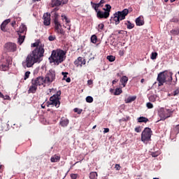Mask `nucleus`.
<instances>
[{"instance_id": "nucleus-1", "label": "nucleus", "mask_w": 179, "mask_h": 179, "mask_svg": "<svg viewBox=\"0 0 179 179\" xmlns=\"http://www.w3.org/2000/svg\"><path fill=\"white\" fill-rule=\"evenodd\" d=\"M31 47L36 48L34 50L30 52L26 59L22 62V66L26 69V68H32L34 64H40L43 61V57H44V52L45 50L44 49V44L38 40L36 42L31 43Z\"/></svg>"}, {"instance_id": "nucleus-2", "label": "nucleus", "mask_w": 179, "mask_h": 179, "mask_svg": "<svg viewBox=\"0 0 179 179\" xmlns=\"http://www.w3.org/2000/svg\"><path fill=\"white\" fill-rule=\"evenodd\" d=\"M48 59L50 64L59 65V64H62V62L66 59V50H64L61 48L53 50Z\"/></svg>"}, {"instance_id": "nucleus-3", "label": "nucleus", "mask_w": 179, "mask_h": 179, "mask_svg": "<svg viewBox=\"0 0 179 179\" xmlns=\"http://www.w3.org/2000/svg\"><path fill=\"white\" fill-rule=\"evenodd\" d=\"M157 81L158 82V86H163L164 83L166 85H171L173 82V72L167 71H161L157 74Z\"/></svg>"}, {"instance_id": "nucleus-4", "label": "nucleus", "mask_w": 179, "mask_h": 179, "mask_svg": "<svg viewBox=\"0 0 179 179\" xmlns=\"http://www.w3.org/2000/svg\"><path fill=\"white\" fill-rule=\"evenodd\" d=\"M129 13V10L124 8L121 11H117L113 14V16L110 17L113 20L115 21V26L120 24V22L122 20H125V17L128 16Z\"/></svg>"}, {"instance_id": "nucleus-5", "label": "nucleus", "mask_w": 179, "mask_h": 179, "mask_svg": "<svg viewBox=\"0 0 179 179\" xmlns=\"http://www.w3.org/2000/svg\"><path fill=\"white\" fill-rule=\"evenodd\" d=\"M111 12V5L106 4L105 8H102V10L99 9L96 13V17L99 20L108 19L110 17V13Z\"/></svg>"}, {"instance_id": "nucleus-6", "label": "nucleus", "mask_w": 179, "mask_h": 179, "mask_svg": "<svg viewBox=\"0 0 179 179\" xmlns=\"http://www.w3.org/2000/svg\"><path fill=\"white\" fill-rule=\"evenodd\" d=\"M153 135V131L150 127H145L143 130L141 134V141L143 143L148 144V142L152 141V136Z\"/></svg>"}, {"instance_id": "nucleus-7", "label": "nucleus", "mask_w": 179, "mask_h": 179, "mask_svg": "<svg viewBox=\"0 0 179 179\" xmlns=\"http://www.w3.org/2000/svg\"><path fill=\"white\" fill-rule=\"evenodd\" d=\"M173 114V111H171L170 109L161 108L158 110V115L161 118V121H164V120L171 117Z\"/></svg>"}, {"instance_id": "nucleus-8", "label": "nucleus", "mask_w": 179, "mask_h": 179, "mask_svg": "<svg viewBox=\"0 0 179 179\" xmlns=\"http://www.w3.org/2000/svg\"><path fill=\"white\" fill-rule=\"evenodd\" d=\"M61 98H57L55 95H52L50 97L49 101L46 102L47 107H50V106H54L56 108H59L61 106Z\"/></svg>"}, {"instance_id": "nucleus-9", "label": "nucleus", "mask_w": 179, "mask_h": 179, "mask_svg": "<svg viewBox=\"0 0 179 179\" xmlns=\"http://www.w3.org/2000/svg\"><path fill=\"white\" fill-rule=\"evenodd\" d=\"M55 70H49L45 76L46 83H52L55 80Z\"/></svg>"}, {"instance_id": "nucleus-10", "label": "nucleus", "mask_w": 179, "mask_h": 179, "mask_svg": "<svg viewBox=\"0 0 179 179\" xmlns=\"http://www.w3.org/2000/svg\"><path fill=\"white\" fill-rule=\"evenodd\" d=\"M52 17H53V23L55 24V30H58L59 27H62L61 22H59V14L58 13H53Z\"/></svg>"}, {"instance_id": "nucleus-11", "label": "nucleus", "mask_w": 179, "mask_h": 179, "mask_svg": "<svg viewBox=\"0 0 179 179\" xmlns=\"http://www.w3.org/2000/svg\"><path fill=\"white\" fill-rule=\"evenodd\" d=\"M4 48L8 51V52H15L17 50L16 43L8 42L4 45Z\"/></svg>"}, {"instance_id": "nucleus-12", "label": "nucleus", "mask_w": 179, "mask_h": 179, "mask_svg": "<svg viewBox=\"0 0 179 179\" xmlns=\"http://www.w3.org/2000/svg\"><path fill=\"white\" fill-rule=\"evenodd\" d=\"M44 26H50L51 24V13H45L42 17Z\"/></svg>"}, {"instance_id": "nucleus-13", "label": "nucleus", "mask_w": 179, "mask_h": 179, "mask_svg": "<svg viewBox=\"0 0 179 179\" xmlns=\"http://www.w3.org/2000/svg\"><path fill=\"white\" fill-rule=\"evenodd\" d=\"M90 4H91L92 9H94V10L96 12V13H97L99 12V10H100V9H99V8H103V6H104V4L103 3H101V1H99V3H94L93 1H91Z\"/></svg>"}, {"instance_id": "nucleus-14", "label": "nucleus", "mask_w": 179, "mask_h": 179, "mask_svg": "<svg viewBox=\"0 0 179 179\" xmlns=\"http://www.w3.org/2000/svg\"><path fill=\"white\" fill-rule=\"evenodd\" d=\"M74 65H76L77 67L86 65V60L83 57H79L76 60H75Z\"/></svg>"}, {"instance_id": "nucleus-15", "label": "nucleus", "mask_w": 179, "mask_h": 179, "mask_svg": "<svg viewBox=\"0 0 179 179\" xmlns=\"http://www.w3.org/2000/svg\"><path fill=\"white\" fill-rule=\"evenodd\" d=\"M10 23V19L5 20L0 25V29L1 31H3V33H6L8 30L6 29V25L9 24Z\"/></svg>"}, {"instance_id": "nucleus-16", "label": "nucleus", "mask_w": 179, "mask_h": 179, "mask_svg": "<svg viewBox=\"0 0 179 179\" xmlns=\"http://www.w3.org/2000/svg\"><path fill=\"white\" fill-rule=\"evenodd\" d=\"M59 125L65 128L69 125V120L65 117H62L59 121Z\"/></svg>"}, {"instance_id": "nucleus-17", "label": "nucleus", "mask_w": 179, "mask_h": 179, "mask_svg": "<svg viewBox=\"0 0 179 179\" xmlns=\"http://www.w3.org/2000/svg\"><path fill=\"white\" fill-rule=\"evenodd\" d=\"M136 26H143L145 24V21L143 20V16L140 15L138 17L136 20Z\"/></svg>"}, {"instance_id": "nucleus-18", "label": "nucleus", "mask_w": 179, "mask_h": 179, "mask_svg": "<svg viewBox=\"0 0 179 179\" xmlns=\"http://www.w3.org/2000/svg\"><path fill=\"white\" fill-rule=\"evenodd\" d=\"M24 31H27V27L26 24H22L21 26H20L19 30L17 31V34H23Z\"/></svg>"}, {"instance_id": "nucleus-19", "label": "nucleus", "mask_w": 179, "mask_h": 179, "mask_svg": "<svg viewBox=\"0 0 179 179\" xmlns=\"http://www.w3.org/2000/svg\"><path fill=\"white\" fill-rule=\"evenodd\" d=\"M120 83H122L123 87H125L127 86V84L128 83L129 78L127 76H123L120 78Z\"/></svg>"}, {"instance_id": "nucleus-20", "label": "nucleus", "mask_w": 179, "mask_h": 179, "mask_svg": "<svg viewBox=\"0 0 179 179\" xmlns=\"http://www.w3.org/2000/svg\"><path fill=\"white\" fill-rule=\"evenodd\" d=\"M62 5V1L60 0H51L52 8H55V6H61Z\"/></svg>"}, {"instance_id": "nucleus-21", "label": "nucleus", "mask_w": 179, "mask_h": 179, "mask_svg": "<svg viewBox=\"0 0 179 179\" xmlns=\"http://www.w3.org/2000/svg\"><path fill=\"white\" fill-rule=\"evenodd\" d=\"M137 122L139 123L144 122V124H146V122H149V119L146 117L141 116L137 118Z\"/></svg>"}, {"instance_id": "nucleus-22", "label": "nucleus", "mask_w": 179, "mask_h": 179, "mask_svg": "<svg viewBox=\"0 0 179 179\" xmlns=\"http://www.w3.org/2000/svg\"><path fill=\"white\" fill-rule=\"evenodd\" d=\"M124 24L127 26L129 30H131L135 27V24L131 22L129 20H127V22H124Z\"/></svg>"}, {"instance_id": "nucleus-23", "label": "nucleus", "mask_w": 179, "mask_h": 179, "mask_svg": "<svg viewBox=\"0 0 179 179\" xmlns=\"http://www.w3.org/2000/svg\"><path fill=\"white\" fill-rule=\"evenodd\" d=\"M24 38H26V36L21 34L18 35L17 43L19 45H22V43H24Z\"/></svg>"}, {"instance_id": "nucleus-24", "label": "nucleus", "mask_w": 179, "mask_h": 179, "mask_svg": "<svg viewBox=\"0 0 179 179\" xmlns=\"http://www.w3.org/2000/svg\"><path fill=\"white\" fill-rule=\"evenodd\" d=\"M61 160V157L55 155L50 158L51 163H58Z\"/></svg>"}, {"instance_id": "nucleus-25", "label": "nucleus", "mask_w": 179, "mask_h": 179, "mask_svg": "<svg viewBox=\"0 0 179 179\" xmlns=\"http://www.w3.org/2000/svg\"><path fill=\"white\" fill-rule=\"evenodd\" d=\"M37 92V87L34 85H31L28 90V93L30 94V93H32V94H34Z\"/></svg>"}, {"instance_id": "nucleus-26", "label": "nucleus", "mask_w": 179, "mask_h": 179, "mask_svg": "<svg viewBox=\"0 0 179 179\" xmlns=\"http://www.w3.org/2000/svg\"><path fill=\"white\" fill-rule=\"evenodd\" d=\"M37 78H39L37 81V83H39L38 84V86H41V85H43L44 83H47V82L45 81V78H44V77L38 76Z\"/></svg>"}, {"instance_id": "nucleus-27", "label": "nucleus", "mask_w": 179, "mask_h": 179, "mask_svg": "<svg viewBox=\"0 0 179 179\" xmlns=\"http://www.w3.org/2000/svg\"><path fill=\"white\" fill-rule=\"evenodd\" d=\"M136 100V96H131L127 97V100H125V103H132V101H135Z\"/></svg>"}, {"instance_id": "nucleus-28", "label": "nucleus", "mask_w": 179, "mask_h": 179, "mask_svg": "<svg viewBox=\"0 0 179 179\" xmlns=\"http://www.w3.org/2000/svg\"><path fill=\"white\" fill-rule=\"evenodd\" d=\"M90 41H91V43H92V44L97 43V41H99V39L97 38V36H96V34L92 35L90 38Z\"/></svg>"}, {"instance_id": "nucleus-29", "label": "nucleus", "mask_w": 179, "mask_h": 179, "mask_svg": "<svg viewBox=\"0 0 179 179\" xmlns=\"http://www.w3.org/2000/svg\"><path fill=\"white\" fill-rule=\"evenodd\" d=\"M122 93V89L121 87H117L113 93L114 96H120Z\"/></svg>"}, {"instance_id": "nucleus-30", "label": "nucleus", "mask_w": 179, "mask_h": 179, "mask_svg": "<svg viewBox=\"0 0 179 179\" xmlns=\"http://www.w3.org/2000/svg\"><path fill=\"white\" fill-rule=\"evenodd\" d=\"M97 177H99L97 172L92 171L90 173V179H97Z\"/></svg>"}, {"instance_id": "nucleus-31", "label": "nucleus", "mask_w": 179, "mask_h": 179, "mask_svg": "<svg viewBox=\"0 0 179 179\" xmlns=\"http://www.w3.org/2000/svg\"><path fill=\"white\" fill-rule=\"evenodd\" d=\"M38 79H40V78H36L35 80L32 79V80H31V85L38 87V85H40L39 84L40 83H38Z\"/></svg>"}, {"instance_id": "nucleus-32", "label": "nucleus", "mask_w": 179, "mask_h": 179, "mask_svg": "<svg viewBox=\"0 0 179 179\" xmlns=\"http://www.w3.org/2000/svg\"><path fill=\"white\" fill-rule=\"evenodd\" d=\"M62 20H65L66 24H69L71 23V20L64 14H62Z\"/></svg>"}, {"instance_id": "nucleus-33", "label": "nucleus", "mask_w": 179, "mask_h": 179, "mask_svg": "<svg viewBox=\"0 0 179 179\" xmlns=\"http://www.w3.org/2000/svg\"><path fill=\"white\" fill-rule=\"evenodd\" d=\"M170 33L172 36H179V28L171 30Z\"/></svg>"}, {"instance_id": "nucleus-34", "label": "nucleus", "mask_w": 179, "mask_h": 179, "mask_svg": "<svg viewBox=\"0 0 179 179\" xmlns=\"http://www.w3.org/2000/svg\"><path fill=\"white\" fill-rule=\"evenodd\" d=\"M8 69H9V66H8V64L0 65V71H3L5 72V71H8Z\"/></svg>"}, {"instance_id": "nucleus-35", "label": "nucleus", "mask_w": 179, "mask_h": 179, "mask_svg": "<svg viewBox=\"0 0 179 179\" xmlns=\"http://www.w3.org/2000/svg\"><path fill=\"white\" fill-rule=\"evenodd\" d=\"M6 64L8 66L10 65H12V57H10V56H8L6 57Z\"/></svg>"}, {"instance_id": "nucleus-36", "label": "nucleus", "mask_w": 179, "mask_h": 179, "mask_svg": "<svg viewBox=\"0 0 179 179\" xmlns=\"http://www.w3.org/2000/svg\"><path fill=\"white\" fill-rule=\"evenodd\" d=\"M106 59H108V61H109V62H114V61H115V56L113 55H108L106 57Z\"/></svg>"}, {"instance_id": "nucleus-37", "label": "nucleus", "mask_w": 179, "mask_h": 179, "mask_svg": "<svg viewBox=\"0 0 179 179\" xmlns=\"http://www.w3.org/2000/svg\"><path fill=\"white\" fill-rule=\"evenodd\" d=\"M158 55L159 54L157 53V52H152L150 55V59L152 60L157 59Z\"/></svg>"}, {"instance_id": "nucleus-38", "label": "nucleus", "mask_w": 179, "mask_h": 179, "mask_svg": "<svg viewBox=\"0 0 179 179\" xmlns=\"http://www.w3.org/2000/svg\"><path fill=\"white\" fill-rule=\"evenodd\" d=\"M178 94H179V87H176V90L171 93V95L176 96H178Z\"/></svg>"}, {"instance_id": "nucleus-39", "label": "nucleus", "mask_w": 179, "mask_h": 179, "mask_svg": "<svg viewBox=\"0 0 179 179\" xmlns=\"http://www.w3.org/2000/svg\"><path fill=\"white\" fill-rule=\"evenodd\" d=\"M60 27H59L58 29H55V31H57L59 34H62V36H65V31L62 28L59 29Z\"/></svg>"}, {"instance_id": "nucleus-40", "label": "nucleus", "mask_w": 179, "mask_h": 179, "mask_svg": "<svg viewBox=\"0 0 179 179\" xmlns=\"http://www.w3.org/2000/svg\"><path fill=\"white\" fill-rule=\"evenodd\" d=\"M129 120H131V117L127 116L126 117H122V119H120L119 122L120 123L123 122H127V121H129Z\"/></svg>"}, {"instance_id": "nucleus-41", "label": "nucleus", "mask_w": 179, "mask_h": 179, "mask_svg": "<svg viewBox=\"0 0 179 179\" xmlns=\"http://www.w3.org/2000/svg\"><path fill=\"white\" fill-rule=\"evenodd\" d=\"M120 34L119 30H114L113 32L109 36V38H113V36H118Z\"/></svg>"}, {"instance_id": "nucleus-42", "label": "nucleus", "mask_w": 179, "mask_h": 179, "mask_svg": "<svg viewBox=\"0 0 179 179\" xmlns=\"http://www.w3.org/2000/svg\"><path fill=\"white\" fill-rule=\"evenodd\" d=\"M150 155H151L152 157H157V156H159V155H160V152H159V151L152 152Z\"/></svg>"}, {"instance_id": "nucleus-43", "label": "nucleus", "mask_w": 179, "mask_h": 179, "mask_svg": "<svg viewBox=\"0 0 179 179\" xmlns=\"http://www.w3.org/2000/svg\"><path fill=\"white\" fill-rule=\"evenodd\" d=\"M62 75L63 76L62 80H65V79L68 78V75H69V73L63 71L62 72Z\"/></svg>"}, {"instance_id": "nucleus-44", "label": "nucleus", "mask_w": 179, "mask_h": 179, "mask_svg": "<svg viewBox=\"0 0 179 179\" xmlns=\"http://www.w3.org/2000/svg\"><path fill=\"white\" fill-rule=\"evenodd\" d=\"M149 100L150 101L155 103V101H156V95H150L149 97Z\"/></svg>"}, {"instance_id": "nucleus-45", "label": "nucleus", "mask_w": 179, "mask_h": 179, "mask_svg": "<svg viewBox=\"0 0 179 179\" xmlns=\"http://www.w3.org/2000/svg\"><path fill=\"white\" fill-rule=\"evenodd\" d=\"M87 103H92L93 101V98L92 96H87L85 99Z\"/></svg>"}, {"instance_id": "nucleus-46", "label": "nucleus", "mask_w": 179, "mask_h": 179, "mask_svg": "<svg viewBox=\"0 0 179 179\" xmlns=\"http://www.w3.org/2000/svg\"><path fill=\"white\" fill-rule=\"evenodd\" d=\"M74 113H77V114H82L83 109H79V108H75L73 109Z\"/></svg>"}, {"instance_id": "nucleus-47", "label": "nucleus", "mask_w": 179, "mask_h": 179, "mask_svg": "<svg viewBox=\"0 0 179 179\" xmlns=\"http://www.w3.org/2000/svg\"><path fill=\"white\" fill-rule=\"evenodd\" d=\"M61 94H62V92L61 90H59L57 92L56 94H53V96H55V97L57 99H61Z\"/></svg>"}, {"instance_id": "nucleus-48", "label": "nucleus", "mask_w": 179, "mask_h": 179, "mask_svg": "<svg viewBox=\"0 0 179 179\" xmlns=\"http://www.w3.org/2000/svg\"><path fill=\"white\" fill-rule=\"evenodd\" d=\"M29 76H30V71L25 72L24 76V80L29 79Z\"/></svg>"}, {"instance_id": "nucleus-49", "label": "nucleus", "mask_w": 179, "mask_h": 179, "mask_svg": "<svg viewBox=\"0 0 179 179\" xmlns=\"http://www.w3.org/2000/svg\"><path fill=\"white\" fill-rule=\"evenodd\" d=\"M135 132H137V134H139V132L142 131V127L141 126L136 127L134 129Z\"/></svg>"}, {"instance_id": "nucleus-50", "label": "nucleus", "mask_w": 179, "mask_h": 179, "mask_svg": "<svg viewBox=\"0 0 179 179\" xmlns=\"http://www.w3.org/2000/svg\"><path fill=\"white\" fill-rule=\"evenodd\" d=\"M58 10H59V8H58V6H56L55 8H53L51 11V15H52V13H55L57 12H58Z\"/></svg>"}, {"instance_id": "nucleus-51", "label": "nucleus", "mask_w": 179, "mask_h": 179, "mask_svg": "<svg viewBox=\"0 0 179 179\" xmlns=\"http://www.w3.org/2000/svg\"><path fill=\"white\" fill-rule=\"evenodd\" d=\"M115 169L117 171H120L121 170V166L120 165V164H116L115 165Z\"/></svg>"}, {"instance_id": "nucleus-52", "label": "nucleus", "mask_w": 179, "mask_h": 179, "mask_svg": "<svg viewBox=\"0 0 179 179\" xmlns=\"http://www.w3.org/2000/svg\"><path fill=\"white\" fill-rule=\"evenodd\" d=\"M55 38H56L55 36H52V35H50L48 37L49 41H55Z\"/></svg>"}, {"instance_id": "nucleus-53", "label": "nucleus", "mask_w": 179, "mask_h": 179, "mask_svg": "<svg viewBox=\"0 0 179 179\" xmlns=\"http://www.w3.org/2000/svg\"><path fill=\"white\" fill-rule=\"evenodd\" d=\"M146 107L148 108H153V103H152L151 102H148L146 103Z\"/></svg>"}, {"instance_id": "nucleus-54", "label": "nucleus", "mask_w": 179, "mask_h": 179, "mask_svg": "<svg viewBox=\"0 0 179 179\" xmlns=\"http://www.w3.org/2000/svg\"><path fill=\"white\" fill-rule=\"evenodd\" d=\"M70 177L71 179H77L78 178V174L77 173H71L70 175Z\"/></svg>"}, {"instance_id": "nucleus-55", "label": "nucleus", "mask_w": 179, "mask_h": 179, "mask_svg": "<svg viewBox=\"0 0 179 179\" xmlns=\"http://www.w3.org/2000/svg\"><path fill=\"white\" fill-rule=\"evenodd\" d=\"M98 29L103 30V29H104V24L103 23L98 24Z\"/></svg>"}, {"instance_id": "nucleus-56", "label": "nucleus", "mask_w": 179, "mask_h": 179, "mask_svg": "<svg viewBox=\"0 0 179 179\" xmlns=\"http://www.w3.org/2000/svg\"><path fill=\"white\" fill-rule=\"evenodd\" d=\"M3 100H11L10 96L9 95H3Z\"/></svg>"}, {"instance_id": "nucleus-57", "label": "nucleus", "mask_w": 179, "mask_h": 179, "mask_svg": "<svg viewBox=\"0 0 179 179\" xmlns=\"http://www.w3.org/2000/svg\"><path fill=\"white\" fill-rule=\"evenodd\" d=\"M60 1L62 2V5H66V3H68L69 0H61Z\"/></svg>"}, {"instance_id": "nucleus-58", "label": "nucleus", "mask_w": 179, "mask_h": 179, "mask_svg": "<svg viewBox=\"0 0 179 179\" xmlns=\"http://www.w3.org/2000/svg\"><path fill=\"white\" fill-rule=\"evenodd\" d=\"M108 132H110V129L108 127L104 128L103 134H108Z\"/></svg>"}, {"instance_id": "nucleus-59", "label": "nucleus", "mask_w": 179, "mask_h": 179, "mask_svg": "<svg viewBox=\"0 0 179 179\" xmlns=\"http://www.w3.org/2000/svg\"><path fill=\"white\" fill-rule=\"evenodd\" d=\"M171 85H172V86H176V85H177V78H176V80L172 81L171 83Z\"/></svg>"}, {"instance_id": "nucleus-60", "label": "nucleus", "mask_w": 179, "mask_h": 179, "mask_svg": "<svg viewBox=\"0 0 179 179\" xmlns=\"http://www.w3.org/2000/svg\"><path fill=\"white\" fill-rule=\"evenodd\" d=\"M64 80H66L67 83H71V77H67Z\"/></svg>"}, {"instance_id": "nucleus-61", "label": "nucleus", "mask_w": 179, "mask_h": 179, "mask_svg": "<svg viewBox=\"0 0 179 179\" xmlns=\"http://www.w3.org/2000/svg\"><path fill=\"white\" fill-rule=\"evenodd\" d=\"M125 33H127V31L119 30V34H125Z\"/></svg>"}, {"instance_id": "nucleus-62", "label": "nucleus", "mask_w": 179, "mask_h": 179, "mask_svg": "<svg viewBox=\"0 0 179 179\" xmlns=\"http://www.w3.org/2000/svg\"><path fill=\"white\" fill-rule=\"evenodd\" d=\"M87 85H93V80H87Z\"/></svg>"}, {"instance_id": "nucleus-63", "label": "nucleus", "mask_w": 179, "mask_h": 179, "mask_svg": "<svg viewBox=\"0 0 179 179\" xmlns=\"http://www.w3.org/2000/svg\"><path fill=\"white\" fill-rule=\"evenodd\" d=\"M117 82H118V79L115 78V80H113L112 81V83H113V85H115V83H117Z\"/></svg>"}, {"instance_id": "nucleus-64", "label": "nucleus", "mask_w": 179, "mask_h": 179, "mask_svg": "<svg viewBox=\"0 0 179 179\" xmlns=\"http://www.w3.org/2000/svg\"><path fill=\"white\" fill-rule=\"evenodd\" d=\"M119 55H120V57H122V56L124 55V51L120 50V51H119Z\"/></svg>"}]
</instances>
